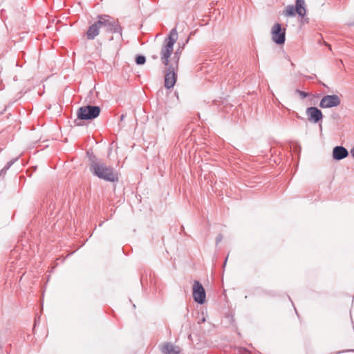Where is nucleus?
<instances>
[{"instance_id": "8", "label": "nucleus", "mask_w": 354, "mask_h": 354, "mask_svg": "<svg viewBox=\"0 0 354 354\" xmlns=\"http://www.w3.org/2000/svg\"><path fill=\"white\" fill-rule=\"evenodd\" d=\"M341 104V99L337 95H326L322 97L319 102V107L329 109L338 106Z\"/></svg>"}, {"instance_id": "13", "label": "nucleus", "mask_w": 354, "mask_h": 354, "mask_svg": "<svg viewBox=\"0 0 354 354\" xmlns=\"http://www.w3.org/2000/svg\"><path fill=\"white\" fill-rule=\"evenodd\" d=\"M162 352L165 354H179L180 349L178 346H174L171 343H166L162 347Z\"/></svg>"}, {"instance_id": "2", "label": "nucleus", "mask_w": 354, "mask_h": 354, "mask_svg": "<svg viewBox=\"0 0 354 354\" xmlns=\"http://www.w3.org/2000/svg\"><path fill=\"white\" fill-rule=\"evenodd\" d=\"M98 106L86 105L80 107L77 111V118L74 120L75 126H82V120H91L97 118L100 113Z\"/></svg>"}, {"instance_id": "20", "label": "nucleus", "mask_w": 354, "mask_h": 354, "mask_svg": "<svg viewBox=\"0 0 354 354\" xmlns=\"http://www.w3.org/2000/svg\"><path fill=\"white\" fill-rule=\"evenodd\" d=\"M125 117H126V115H124V114H122V115H120V121H123V120H124Z\"/></svg>"}, {"instance_id": "24", "label": "nucleus", "mask_w": 354, "mask_h": 354, "mask_svg": "<svg viewBox=\"0 0 354 354\" xmlns=\"http://www.w3.org/2000/svg\"><path fill=\"white\" fill-rule=\"evenodd\" d=\"M227 260V258H226V259L225 260L224 266L226 264Z\"/></svg>"}, {"instance_id": "21", "label": "nucleus", "mask_w": 354, "mask_h": 354, "mask_svg": "<svg viewBox=\"0 0 354 354\" xmlns=\"http://www.w3.org/2000/svg\"><path fill=\"white\" fill-rule=\"evenodd\" d=\"M302 17V20L304 21V22L308 23V18H304V17Z\"/></svg>"}, {"instance_id": "3", "label": "nucleus", "mask_w": 354, "mask_h": 354, "mask_svg": "<svg viewBox=\"0 0 354 354\" xmlns=\"http://www.w3.org/2000/svg\"><path fill=\"white\" fill-rule=\"evenodd\" d=\"M177 39V32L176 28L171 30L169 36L165 39V44L162 46L160 52L161 60L165 66L169 65V58L174 50V45Z\"/></svg>"}, {"instance_id": "4", "label": "nucleus", "mask_w": 354, "mask_h": 354, "mask_svg": "<svg viewBox=\"0 0 354 354\" xmlns=\"http://www.w3.org/2000/svg\"><path fill=\"white\" fill-rule=\"evenodd\" d=\"M98 19L102 22L101 28H104L107 32L118 34L119 38L122 37V27L118 21L108 15L99 16Z\"/></svg>"}, {"instance_id": "22", "label": "nucleus", "mask_w": 354, "mask_h": 354, "mask_svg": "<svg viewBox=\"0 0 354 354\" xmlns=\"http://www.w3.org/2000/svg\"><path fill=\"white\" fill-rule=\"evenodd\" d=\"M351 154L354 158V147L351 150Z\"/></svg>"}, {"instance_id": "7", "label": "nucleus", "mask_w": 354, "mask_h": 354, "mask_svg": "<svg viewBox=\"0 0 354 354\" xmlns=\"http://www.w3.org/2000/svg\"><path fill=\"white\" fill-rule=\"evenodd\" d=\"M272 39L278 44L281 45L285 43L286 40V29L282 28L281 25L279 23L275 24L271 30Z\"/></svg>"}, {"instance_id": "19", "label": "nucleus", "mask_w": 354, "mask_h": 354, "mask_svg": "<svg viewBox=\"0 0 354 354\" xmlns=\"http://www.w3.org/2000/svg\"><path fill=\"white\" fill-rule=\"evenodd\" d=\"M308 80H313L314 78L316 77V75L315 74H313V75H310V76H306V77Z\"/></svg>"}, {"instance_id": "11", "label": "nucleus", "mask_w": 354, "mask_h": 354, "mask_svg": "<svg viewBox=\"0 0 354 354\" xmlns=\"http://www.w3.org/2000/svg\"><path fill=\"white\" fill-rule=\"evenodd\" d=\"M101 21H99V19L95 21L93 24L90 26L88 28V30L86 32V37L89 40H93L95 38L96 36L99 35L100 27Z\"/></svg>"}, {"instance_id": "1", "label": "nucleus", "mask_w": 354, "mask_h": 354, "mask_svg": "<svg viewBox=\"0 0 354 354\" xmlns=\"http://www.w3.org/2000/svg\"><path fill=\"white\" fill-rule=\"evenodd\" d=\"M89 169L94 176L105 181L115 182L118 180L117 173L111 166L107 165L94 155L89 156Z\"/></svg>"}, {"instance_id": "15", "label": "nucleus", "mask_w": 354, "mask_h": 354, "mask_svg": "<svg viewBox=\"0 0 354 354\" xmlns=\"http://www.w3.org/2000/svg\"><path fill=\"white\" fill-rule=\"evenodd\" d=\"M146 62V57L144 55H137L136 57V63L138 65H142Z\"/></svg>"}, {"instance_id": "25", "label": "nucleus", "mask_w": 354, "mask_h": 354, "mask_svg": "<svg viewBox=\"0 0 354 354\" xmlns=\"http://www.w3.org/2000/svg\"><path fill=\"white\" fill-rule=\"evenodd\" d=\"M3 113H0V115H1Z\"/></svg>"}, {"instance_id": "5", "label": "nucleus", "mask_w": 354, "mask_h": 354, "mask_svg": "<svg viewBox=\"0 0 354 354\" xmlns=\"http://www.w3.org/2000/svg\"><path fill=\"white\" fill-rule=\"evenodd\" d=\"M306 13L304 0H296L295 6L288 5L286 6L283 14L286 17H292L297 14L300 17H304Z\"/></svg>"}, {"instance_id": "6", "label": "nucleus", "mask_w": 354, "mask_h": 354, "mask_svg": "<svg viewBox=\"0 0 354 354\" xmlns=\"http://www.w3.org/2000/svg\"><path fill=\"white\" fill-rule=\"evenodd\" d=\"M178 68V61L175 66L171 64L168 66L165 75V86L170 89L174 87L176 82L177 74L176 70Z\"/></svg>"}, {"instance_id": "23", "label": "nucleus", "mask_w": 354, "mask_h": 354, "mask_svg": "<svg viewBox=\"0 0 354 354\" xmlns=\"http://www.w3.org/2000/svg\"><path fill=\"white\" fill-rule=\"evenodd\" d=\"M319 84H322V85H323L324 86H326V85L324 83H323V82H320V81H319Z\"/></svg>"}, {"instance_id": "18", "label": "nucleus", "mask_w": 354, "mask_h": 354, "mask_svg": "<svg viewBox=\"0 0 354 354\" xmlns=\"http://www.w3.org/2000/svg\"><path fill=\"white\" fill-rule=\"evenodd\" d=\"M223 239V236L221 234H219L217 236L216 239V243L218 244Z\"/></svg>"}, {"instance_id": "14", "label": "nucleus", "mask_w": 354, "mask_h": 354, "mask_svg": "<svg viewBox=\"0 0 354 354\" xmlns=\"http://www.w3.org/2000/svg\"><path fill=\"white\" fill-rule=\"evenodd\" d=\"M18 158H13L8 161L4 167L0 170V176H4L7 172V171L12 167V165L17 160Z\"/></svg>"}, {"instance_id": "10", "label": "nucleus", "mask_w": 354, "mask_h": 354, "mask_svg": "<svg viewBox=\"0 0 354 354\" xmlns=\"http://www.w3.org/2000/svg\"><path fill=\"white\" fill-rule=\"evenodd\" d=\"M306 113L308 116V120L313 123H317L323 118L322 112L315 106L307 108Z\"/></svg>"}, {"instance_id": "12", "label": "nucleus", "mask_w": 354, "mask_h": 354, "mask_svg": "<svg viewBox=\"0 0 354 354\" xmlns=\"http://www.w3.org/2000/svg\"><path fill=\"white\" fill-rule=\"evenodd\" d=\"M348 156V150L342 146H336L333 149V158L335 160H341Z\"/></svg>"}, {"instance_id": "16", "label": "nucleus", "mask_w": 354, "mask_h": 354, "mask_svg": "<svg viewBox=\"0 0 354 354\" xmlns=\"http://www.w3.org/2000/svg\"><path fill=\"white\" fill-rule=\"evenodd\" d=\"M296 93H298L299 95V96L301 97V98H302V99L306 98L308 95V93H306L305 91H300L299 89L296 90Z\"/></svg>"}, {"instance_id": "9", "label": "nucleus", "mask_w": 354, "mask_h": 354, "mask_svg": "<svg viewBox=\"0 0 354 354\" xmlns=\"http://www.w3.org/2000/svg\"><path fill=\"white\" fill-rule=\"evenodd\" d=\"M193 298L199 304H203L205 301V291L202 284L198 281H194L193 285Z\"/></svg>"}, {"instance_id": "17", "label": "nucleus", "mask_w": 354, "mask_h": 354, "mask_svg": "<svg viewBox=\"0 0 354 354\" xmlns=\"http://www.w3.org/2000/svg\"><path fill=\"white\" fill-rule=\"evenodd\" d=\"M239 352L240 354H251L250 352L245 348H240Z\"/></svg>"}]
</instances>
